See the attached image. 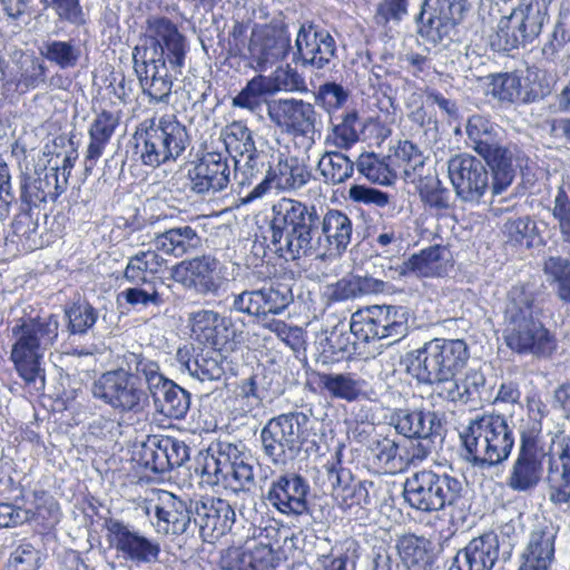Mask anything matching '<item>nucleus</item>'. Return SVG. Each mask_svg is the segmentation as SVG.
Masks as SVG:
<instances>
[{
	"label": "nucleus",
	"mask_w": 570,
	"mask_h": 570,
	"mask_svg": "<svg viewBox=\"0 0 570 570\" xmlns=\"http://www.w3.org/2000/svg\"><path fill=\"white\" fill-rule=\"evenodd\" d=\"M271 242L286 261L347 249L353 235L352 219L342 210L323 216L314 205L283 198L272 207Z\"/></svg>",
	"instance_id": "1"
},
{
	"label": "nucleus",
	"mask_w": 570,
	"mask_h": 570,
	"mask_svg": "<svg viewBox=\"0 0 570 570\" xmlns=\"http://www.w3.org/2000/svg\"><path fill=\"white\" fill-rule=\"evenodd\" d=\"M188 51L187 38L166 17H149L140 42L132 49L134 69L144 94L150 101L167 102L173 88V76L181 73Z\"/></svg>",
	"instance_id": "2"
},
{
	"label": "nucleus",
	"mask_w": 570,
	"mask_h": 570,
	"mask_svg": "<svg viewBox=\"0 0 570 570\" xmlns=\"http://www.w3.org/2000/svg\"><path fill=\"white\" fill-rule=\"evenodd\" d=\"M59 320L56 315L22 316L11 328L14 343L10 360L19 376L36 391L45 389V370L41 361L45 352L58 338Z\"/></svg>",
	"instance_id": "3"
},
{
	"label": "nucleus",
	"mask_w": 570,
	"mask_h": 570,
	"mask_svg": "<svg viewBox=\"0 0 570 570\" xmlns=\"http://www.w3.org/2000/svg\"><path fill=\"white\" fill-rule=\"evenodd\" d=\"M460 438L462 459L481 472L505 462L515 441L511 422L501 414H483L470 420Z\"/></svg>",
	"instance_id": "4"
},
{
	"label": "nucleus",
	"mask_w": 570,
	"mask_h": 570,
	"mask_svg": "<svg viewBox=\"0 0 570 570\" xmlns=\"http://www.w3.org/2000/svg\"><path fill=\"white\" fill-rule=\"evenodd\" d=\"M317 422L304 412H288L272 417L261 430L259 439L264 454L276 465H285L304 451L307 454L320 450L322 434Z\"/></svg>",
	"instance_id": "5"
},
{
	"label": "nucleus",
	"mask_w": 570,
	"mask_h": 570,
	"mask_svg": "<svg viewBox=\"0 0 570 570\" xmlns=\"http://www.w3.org/2000/svg\"><path fill=\"white\" fill-rule=\"evenodd\" d=\"M504 322L503 338L513 352L546 357L554 351L553 337L534 316L533 296L530 292L518 287L511 289L504 309Z\"/></svg>",
	"instance_id": "6"
},
{
	"label": "nucleus",
	"mask_w": 570,
	"mask_h": 570,
	"mask_svg": "<svg viewBox=\"0 0 570 570\" xmlns=\"http://www.w3.org/2000/svg\"><path fill=\"white\" fill-rule=\"evenodd\" d=\"M468 360L463 340L433 338L406 355V371L420 383L433 384L455 377Z\"/></svg>",
	"instance_id": "7"
},
{
	"label": "nucleus",
	"mask_w": 570,
	"mask_h": 570,
	"mask_svg": "<svg viewBox=\"0 0 570 570\" xmlns=\"http://www.w3.org/2000/svg\"><path fill=\"white\" fill-rule=\"evenodd\" d=\"M465 492L462 479L426 469L413 473L403 484L404 501L412 509L428 513L458 505Z\"/></svg>",
	"instance_id": "8"
},
{
	"label": "nucleus",
	"mask_w": 570,
	"mask_h": 570,
	"mask_svg": "<svg viewBox=\"0 0 570 570\" xmlns=\"http://www.w3.org/2000/svg\"><path fill=\"white\" fill-rule=\"evenodd\" d=\"M137 132V149L141 163L156 168L176 160L190 142L185 125L174 115L145 120Z\"/></svg>",
	"instance_id": "9"
},
{
	"label": "nucleus",
	"mask_w": 570,
	"mask_h": 570,
	"mask_svg": "<svg viewBox=\"0 0 570 570\" xmlns=\"http://www.w3.org/2000/svg\"><path fill=\"white\" fill-rule=\"evenodd\" d=\"M202 474L208 484L222 483L234 491L249 489L255 483L253 459L243 443H213L205 458Z\"/></svg>",
	"instance_id": "10"
},
{
	"label": "nucleus",
	"mask_w": 570,
	"mask_h": 570,
	"mask_svg": "<svg viewBox=\"0 0 570 570\" xmlns=\"http://www.w3.org/2000/svg\"><path fill=\"white\" fill-rule=\"evenodd\" d=\"M469 146L484 158L492 169V194L504 191L514 178L512 153L500 144L499 128L487 118L474 115L468 119Z\"/></svg>",
	"instance_id": "11"
},
{
	"label": "nucleus",
	"mask_w": 570,
	"mask_h": 570,
	"mask_svg": "<svg viewBox=\"0 0 570 570\" xmlns=\"http://www.w3.org/2000/svg\"><path fill=\"white\" fill-rule=\"evenodd\" d=\"M468 11V0H422L413 21L417 36L426 43L448 47Z\"/></svg>",
	"instance_id": "12"
},
{
	"label": "nucleus",
	"mask_w": 570,
	"mask_h": 570,
	"mask_svg": "<svg viewBox=\"0 0 570 570\" xmlns=\"http://www.w3.org/2000/svg\"><path fill=\"white\" fill-rule=\"evenodd\" d=\"M94 399L119 414H138L148 403V394L137 377L120 363L117 368L101 373L90 386Z\"/></svg>",
	"instance_id": "13"
},
{
	"label": "nucleus",
	"mask_w": 570,
	"mask_h": 570,
	"mask_svg": "<svg viewBox=\"0 0 570 570\" xmlns=\"http://www.w3.org/2000/svg\"><path fill=\"white\" fill-rule=\"evenodd\" d=\"M409 308L401 305H372L352 314L350 327L364 342L392 338L399 342L409 333Z\"/></svg>",
	"instance_id": "14"
},
{
	"label": "nucleus",
	"mask_w": 570,
	"mask_h": 570,
	"mask_svg": "<svg viewBox=\"0 0 570 570\" xmlns=\"http://www.w3.org/2000/svg\"><path fill=\"white\" fill-rule=\"evenodd\" d=\"M106 540L118 559L135 567L158 562L161 552L157 540L145 535L135 525L117 518L104 522Z\"/></svg>",
	"instance_id": "15"
},
{
	"label": "nucleus",
	"mask_w": 570,
	"mask_h": 570,
	"mask_svg": "<svg viewBox=\"0 0 570 570\" xmlns=\"http://www.w3.org/2000/svg\"><path fill=\"white\" fill-rule=\"evenodd\" d=\"M267 116L282 132L294 137H304L309 145L320 135L317 125L320 115L315 106L298 98H278L267 102Z\"/></svg>",
	"instance_id": "16"
},
{
	"label": "nucleus",
	"mask_w": 570,
	"mask_h": 570,
	"mask_svg": "<svg viewBox=\"0 0 570 570\" xmlns=\"http://www.w3.org/2000/svg\"><path fill=\"white\" fill-rule=\"evenodd\" d=\"M548 452L539 445L530 432H522L518 454L513 460L507 478V487L519 493L532 492L541 482Z\"/></svg>",
	"instance_id": "17"
},
{
	"label": "nucleus",
	"mask_w": 570,
	"mask_h": 570,
	"mask_svg": "<svg viewBox=\"0 0 570 570\" xmlns=\"http://www.w3.org/2000/svg\"><path fill=\"white\" fill-rule=\"evenodd\" d=\"M294 302L287 283L273 279L262 287L234 295L232 311L267 321L268 315L282 314Z\"/></svg>",
	"instance_id": "18"
},
{
	"label": "nucleus",
	"mask_w": 570,
	"mask_h": 570,
	"mask_svg": "<svg viewBox=\"0 0 570 570\" xmlns=\"http://www.w3.org/2000/svg\"><path fill=\"white\" fill-rule=\"evenodd\" d=\"M448 173L456 196L463 202H479L491 188L490 174L482 160L469 154L451 157Z\"/></svg>",
	"instance_id": "19"
},
{
	"label": "nucleus",
	"mask_w": 570,
	"mask_h": 570,
	"mask_svg": "<svg viewBox=\"0 0 570 570\" xmlns=\"http://www.w3.org/2000/svg\"><path fill=\"white\" fill-rule=\"evenodd\" d=\"M312 178L308 166L295 156H281L275 167L268 166L267 174L243 198L247 204L262 198L274 186L281 190H297L305 186Z\"/></svg>",
	"instance_id": "20"
},
{
	"label": "nucleus",
	"mask_w": 570,
	"mask_h": 570,
	"mask_svg": "<svg viewBox=\"0 0 570 570\" xmlns=\"http://www.w3.org/2000/svg\"><path fill=\"white\" fill-rule=\"evenodd\" d=\"M294 61L321 70L336 59V41L325 29L302 24L295 39Z\"/></svg>",
	"instance_id": "21"
},
{
	"label": "nucleus",
	"mask_w": 570,
	"mask_h": 570,
	"mask_svg": "<svg viewBox=\"0 0 570 570\" xmlns=\"http://www.w3.org/2000/svg\"><path fill=\"white\" fill-rule=\"evenodd\" d=\"M190 449L178 439L168 435H150L138 452L139 463L154 473H165L181 466L188 459Z\"/></svg>",
	"instance_id": "22"
},
{
	"label": "nucleus",
	"mask_w": 570,
	"mask_h": 570,
	"mask_svg": "<svg viewBox=\"0 0 570 570\" xmlns=\"http://www.w3.org/2000/svg\"><path fill=\"white\" fill-rule=\"evenodd\" d=\"M309 484L295 472H286L272 480L266 492L267 502L286 515H303L308 512Z\"/></svg>",
	"instance_id": "23"
},
{
	"label": "nucleus",
	"mask_w": 570,
	"mask_h": 570,
	"mask_svg": "<svg viewBox=\"0 0 570 570\" xmlns=\"http://www.w3.org/2000/svg\"><path fill=\"white\" fill-rule=\"evenodd\" d=\"M228 158L216 151L206 153L189 170V189L196 195L213 196L230 183Z\"/></svg>",
	"instance_id": "24"
},
{
	"label": "nucleus",
	"mask_w": 570,
	"mask_h": 570,
	"mask_svg": "<svg viewBox=\"0 0 570 570\" xmlns=\"http://www.w3.org/2000/svg\"><path fill=\"white\" fill-rule=\"evenodd\" d=\"M558 527L543 520L533 525L520 556L518 570H551L556 561Z\"/></svg>",
	"instance_id": "25"
},
{
	"label": "nucleus",
	"mask_w": 570,
	"mask_h": 570,
	"mask_svg": "<svg viewBox=\"0 0 570 570\" xmlns=\"http://www.w3.org/2000/svg\"><path fill=\"white\" fill-rule=\"evenodd\" d=\"M218 264V259L212 255L185 259L173 267L171 277L197 294H216L220 287L219 277L216 274Z\"/></svg>",
	"instance_id": "26"
},
{
	"label": "nucleus",
	"mask_w": 570,
	"mask_h": 570,
	"mask_svg": "<svg viewBox=\"0 0 570 570\" xmlns=\"http://www.w3.org/2000/svg\"><path fill=\"white\" fill-rule=\"evenodd\" d=\"M195 523L206 541L220 538L232 530L236 513L230 503L222 498L205 497L194 502Z\"/></svg>",
	"instance_id": "27"
},
{
	"label": "nucleus",
	"mask_w": 570,
	"mask_h": 570,
	"mask_svg": "<svg viewBox=\"0 0 570 570\" xmlns=\"http://www.w3.org/2000/svg\"><path fill=\"white\" fill-rule=\"evenodd\" d=\"M449 267H451L450 250L446 247L435 245L412 255L407 261L395 266L390 262L384 275L392 279L409 275L442 277L448 273Z\"/></svg>",
	"instance_id": "28"
},
{
	"label": "nucleus",
	"mask_w": 570,
	"mask_h": 570,
	"mask_svg": "<svg viewBox=\"0 0 570 570\" xmlns=\"http://www.w3.org/2000/svg\"><path fill=\"white\" fill-rule=\"evenodd\" d=\"M289 49L291 38L284 29L255 30L248 43L250 62L262 71L284 59Z\"/></svg>",
	"instance_id": "29"
},
{
	"label": "nucleus",
	"mask_w": 570,
	"mask_h": 570,
	"mask_svg": "<svg viewBox=\"0 0 570 570\" xmlns=\"http://www.w3.org/2000/svg\"><path fill=\"white\" fill-rule=\"evenodd\" d=\"M390 424L407 439H441L443 434L442 419L434 411L395 409L391 413Z\"/></svg>",
	"instance_id": "30"
},
{
	"label": "nucleus",
	"mask_w": 570,
	"mask_h": 570,
	"mask_svg": "<svg viewBox=\"0 0 570 570\" xmlns=\"http://www.w3.org/2000/svg\"><path fill=\"white\" fill-rule=\"evenodd\" d=\"M499 559V539L493 532L473 538L453 559L449 570H492Z\"/></svg>",
	"instance_id": "31"
},
{
	"label": "nucleus",
	"mask_w": 570,
	"mask_h": 570,
	"mask_svg": "<svg viewBox=\"0 0 570 570\" xmlns=\"http://www.w3.org/2000/svg\"><path fill=\"white\" fill-rule=\"evenodd\" d=\"M193 513V501H185L171 492H163L155 505L157 531L165 534H183L190 525Z\"/></svg>",
	"instance_id": "32"
},
{
	"label": "nucleus",
	"mask_w": 570,
	"mask_h": 570,
	"mask_svg": "<svg viewBox=\"0 0 570 570\" xmlns=\"http://www.w3.org/2000/svg\"><path fill=\"white\" fill-rule=\"evenodd\" d=\"M556 454L548 453L546 483L549 501L556 505L570 503V441H562Z\"/></svg>",
	"instance_id": "33"
},
{
	"label": "nucleus",
	"mask_w": 570,
	"mask_h": 570,
	"mask_svg": "<svg viewBox=\"0 0 570 570\" xmlns=\"http://www.w3.org/2000/svg\"><path fill=\"white\" fill-rule=\"evenodd\" d=\"M193 335L214 350L222 348L228 341L230 321L210 309H199L189 315Z\"/></svg>",
	"instance_id": "34"
},
{
	"label": "nucleus",
	"mask_w": 570,
	"mask_h": 570,
	"mask_svg": "<svg viewBox=\"0 0 570 570\" xmlns=\"http://www.w3.org/2000/svg\"><path fill=\"white\" fill-rule=\"evenodd\" d=\"M36 174V178L21 186V199L30 207L48 199L55 202L67 187V178L59 177V168H45Z\"/></svg>",
	"instance_id": "35"
},
{
	"label": "nucleus",
	"mask_w": 570,
	"mask_h": 570,
	"mask_svg": "<svg viewBox=\"0 0 570 570\" xmlns=\"http://www.w3.org/2000/svg\"><path fill=\"white\" fill-rule=\"evenodd\" d=\"M158 252L156 248L146 249L130 256L124 271V278L132 285H154L153 279L167 264Z\"/></svg>",
	"instance_id": "36"
},
{
	"label": "nucleus",
	"mask_w": 570,
	"mask_h": 570,
	"mask_svg": "<svg viewBox=\"0 0 570 570\" xmlns=\"http://www.w3.org/2000/svg\"><path fill=\"white\" fill-rule=\"evenodd\" d=\"M202 243L200 236L196 229L188 225H181L169 228L163 233H157L153 239L154 247L165 254L175 257L195 252Z\"/></svg>",
	"instance_id": "37"
},
{
	"label": "nucleus",
	"mask_w": 570,
	"mask_h": 570,
	"mask_svg": "<svg viewBox=\"0 0 570 570\" xmlns=\"http://www.w3.org/2000/svg\"><path fill=\"white\" fill-rule=\"evenodd\" d=\"M120 360L121 364L134 373L139 383L140 380H144L148 397L158 394V391L170 380L161 373L160 366L156 361L142 354L126 352L120 356Z\"/></svg>",
	"instance_id": "38"
},
{
	"label": "nucleus",
	"mask_w": 570,
	"mask_h": 570,
	"mask_svg": "<svg viewBox=\"0 0 570 570\" xmlns=\"http://www.w3.org/2000/svg\"><path fill=\"white\" fill-rule=\"evenodd\" d=\"M517 104H531L548 96L556 79L547 71L532 67L527 68L524 72H517Z\"/></svg>",
	"instance_id": "39"
},
{
	"label": "nucleus",
	"mask_w": 570,
	"mask_h": 570,
	"mask_svg": "<svg viewBox=\"0 0 570 570\" xmlns=\"http://www.w3.org/2000/svg\"><path fill=\"white\" fill-rule=\"evenodd\" d=\"M546 18L547 13L540 0H523L509 16L527 45L541 33Z\"/></svg>",
	"instance_id": "40"
},
{
	"label": "nucleus",
	"mask_w": 570,
	"mask_h": 570,
	"mask_svg": "<svg viewBox=\"0 0 570 570\" xmlns=\"http://www.w3.org/2000/svg\"><path fill=\"white\" fill-rule=\"evenodd\" d=\"M385 289V282L372 276L351 275L337 281L327 287L331 301L342 302L356 297L382 293Z\"/></svg>",
	"instance_id": "41"
},
{
	"label": "nucleus",
	"mask_w": 570,
	"mask_h": 570,
	"mask_svg": "<svg viewBox=\"0 0 570 570\" xmlns=\"http://www.w3.org/2000/svg\"><path fill=\"white\" fill-rule=\"evenodd\" d=\"M400 557L409 570H432L434 554L432 542L415 534L403 535L397 543Z\"/></svg>",
	"instance_id": "42"
},
{
	"label": "nucleus",
	"mask_w": 570,
	"mask_h": 570,
	"mask_svg": "<svg viewBox=\"0 0 570 570\" xmlns=\"http://www.w3.org/2000/svg\"><path fill=\"white\" fill-rule=\"evenodd\" d=\"M151 399L155 409L169 419H184L190 407L189 392L173 380H169Z\"/></svg>",
	"instance_id": "43"
},
{
	"label": "nucleus",
	"mask_w": 570,
	"mask_h": 570,
	"mask_svg": "<svg viewBox=\"0 0 570 570\" xmlns=\"http://www.w3.org/2000/svg\"><path fill=\"white\" fill-rule=\"evenodd\" d=\"M39 55L57 66L66 70L75 68L81 57V49L75 39L58 40L47 37L38 47Z\"/></svg>",
	"instance_id": "44"
},
{
	"label": "nucleus",
	"mask_w": 570,
	"mask_h": 570,
	"mask_svg": "<svg viewBox=\"0 0 570 570\" xmlns=\"http://www.w3.org/2000/svg\"><path fill=\"white\" fill-rule=\"evenodd\" d=\"M119 124V116L104 110L97 115L89 128L90 142L87 148L86 160L95 163L101 155Z\"/></svg>",
	"instance_id": "45"
},
{
	"label": "nucleus",
	"mask_w": 570,
	"mask_h": 570,
	"mask_svg": "<svg viewBox=\"0 0 570 570\" xmlns=\"http://www.w3.org/2000/svg\"><path fill=\"white\" fill-rule=\"evenodd\" d=\"M227 153L234 161L257 151L253 131L240 121H233L222 131Z\"/></svg>",
	"instance_id": "46"
},
{
	"label": "nucleus",
	"mask_w": 570,
	"mask_h": 570,
	"mask_svg": "<svg viewBox=\"0 0 570 570\" xmlns=\"http://www.w3.org/2000/svg\"><path fill=\"white\" fill-rule=\"evenodd\" d=\"M317 170L326 184L338 185L352 177L354 164L341 151H326L317 163Z\"/></svg>",
	"instance_id": "47"
},
{
	"label": "nucleus",
	"mask_w": 570,
	"mask_h": 570,
	"mask_svg": "<svg viewBox=\"0 0 570 570\" xmlns=\"http://www.w3.org/2000/svg\"><path fill=\"white\" fill-rule=\"evenodd\" d=\"M318 384L333 397L345 401L356 400L362 391V383L351 373H317Z\"/></svg>",
	"instance_id": "48"
},
{
	"label": "nucleus",
	"mask_w": 570,
	"mask_h": 570,
	"mask_svg": "<svg viewBox=\"0 0 570 570\" xmlns=\"http://www.w3.org/2000/svg\"><path fill=\"white\" fill-rule=\"evenodd\" d=\"M360 117L355 109L345 111L337 124H333L327 140L340 149H348L360 139Z\"/></svg>",
	"instance_id": "49"
},
{
	"label": "nucleus",
	"mask_w": 570,
	"mask_h": 570,
	"mask_svg": "<svg viewBox=\"0 0 570 570\" xmlns=\"http://www.w3.org/2000/svg\"><path fill=\"white\" fill-rule=\"evenodd\" d=\"M543 273L550 284L557 285L558 297L570 303V259L549 256L543 262Z\"/></svg>",
	"instance_id": "50"
},
{
	"label": "nucleus",
	"mask_w": 570,
	"mask_h": 570,
	"mask_svg": "<svg viewBox=\"0 0 570 570\" xmlns=\"http://www.w3.org/2000/svg\"><path fill=\"white\" fill-rule=\"evenodd\" d=\"M216 350L198 354L194 360H188L185 367L188 373L199 382L219 381L224 376V367L217 358Z\"/></svg>",
	"instance_id": "51"
},
{
	"label": "nucleus",
	"mask_w": 570,
	"mask_h": 570,
	"mask_svg": "<svg viewBox=\"0 0 570 570\" xmlns=\"http://www.w3.org/2000/svg\"><path fill=\"white\" fill-rule=\"evenodd\" d=\"M350 90L335 81H326L313 91L315 105L323 109L328 116H332L343 108L350 99Z\"/></svg>",
	"instance_id": "52"
},
{
	"label": "nucleus",
	"mask_w": 570,
	"mask_h": 570,
	"mask_svg": "<svg viewBox=\"0 0 570 570\" xmlns=\"http://www.w3.org/2000/svg\"><path fill=\"white\" fill-rule=\"evenodd\" d=\"M267 154L263 150L248 154L237 159L235 163V178L242 186L250 185L264 174H267L268 166Z\"/></svg>",
	"instance_id": "53"
},
{
	"label": "nucleus",
	"mask_w": 570,
	"mask_h": 570,
	"mask_svg": "<svg viewBox=\"0 0 570 570\" xmlns=\"http://www.w3.org/2000/svg\"><path fill=\"white\" fill-rule=\"evenodd\" d=\"M410 0H380L375 4L373 21L382 28L399 26L409 14Z\"/></svg>",
	"instance_id": "54"
},
{
	"label": "nucleus",
	"mask_w": 570,
	"mask_h": 570,
	"mask_svg": "<svg viewBox=\"0 0 570 570\" xmlns=\"http://www.w3.org/2000/svg\"><path fill=\"white\" fill-rule=\"evenodd\" d=\"M505 242L530 247L537 236V224L529 216L509 218L502 228Z\"/></svg>",
	"instance_id": "55"
},
{
	"label": "nucleus",
	"mask_w": 570,
	"mask_h": 570,
	"mask_svg": "<svg viewBox=\"0 0 570 570\" xmlns=\"http://www.w3.org/2000/svg\"><path fill=\"white\" fill-rule=\"evenodd\" d=\"M47 70L45 62L39 58H27L21 61L17 78V90L27 92L46 83Z\"/></svg>",
	"instance_id": "56"
},
{
	"label": "nucleus",
	"mask_w": 570,
	"mask_h": 570,
	"mask_svg": "<svg viewBox=\"0 0 570 570\" xmlns=\"http://www.w3.org/2000/svg\"><path fill=\"white\" fill-rule=\"evenodd\" d=\"M33 509H26L31 513L30 520H37L45 527H52L59 521L60 509L58 502L47 491H33Z\"/></svg>",
	"instance_id": "57"
},
{
	"label": "nucleus",
	"mask_w": 570,
	"mask_h": 570,
	"mask_svg": "<svg viewBox=\"0 0 570 570\" xmlns=\"http://www.w3.org/2000/svg\"><path fill=\"white\" fill-rule=\"evenodd\" d=\"M372 453L385 472L395 473L404 470L400 445L389 438L377 440L372 446Z\"/></svg>",
	"instance_id": "58"
},
{
	"label": "nucleus",
	"mask_w": 570,
	"mask_h": 570,
	"mask_svg": "<svg viewBox=\"0 0 570 570\" xmlns=\"http://www.w3.org/2000/svg\"><path fill=\"white\" fill-rule=\"evenodd\" d=\"M68 328L71 334H85L97 322V311L87 302L73 303L66 309Z\"/></svg>",
	"instance_id": "59"
},
{
	"label": "nucleus",
	"mask_w": 570,
	"mask_h": 570,
	"mask_svg": "<svg viewBox=\"0 0 570 570\" xmlns=\"http://www.w3.org/2000/svg\"><path fill=\"white\" fill-rule=\"evenodd\" d=\"M524 46H527V42L520 36L509 17L501 18L498 24V30L491 38V47L493 50L499 52H510L513 49Z\"/></svg>",
	"instance_id": "60"
},
{
	"label": "nucleus",
	"mask_w": 570,
	"mask_h": 570,
	"mask_svg": "<svg viewBox=\"0 0 570 570\" xmlns=\"http://www.w3.org/2000/svg\"><path fill=\"white\" fill-rule=\"evenodd\" d=\"M393 156L397 165L403 168L406 178H411L423 168L425 158L420 148L410 140L400 141Z\"/></svg>",
	"instance_id": "61"
},
{
	"label": "nucleus",
	"mask_w": 570,
	"mask_h": 570,
	"mask_svg": "<svg viewBox=\"0 0 570 570\" xmlns=\"http://www.w3.org/2000/svg\"><path fill=\"white\" fill-rule=\"evenodd\" d=\"M358 171L368 180L381 185H389L394 177L389 165L374 154L361 155L357 161Z\"/></svg>",
	"instance_id": "62"
},
{
	"label": "nucleus",
	"mask_w": 570,
	"mask_h": 570,
	"mask_svg": "<svg viewBox=\"0 0 570 570\" xmlns=\"http://www.w3.org/2000/svg\"><path fill=\"white\" fill-rule=\"evenodd\" d=\"M144 285H134L122 291L118 298H122L127 304L137 307L154 306L159 308L165 299L163 295L156 289L155 285L148 286L150 289L144 288Z\"/></svg>",
	"instance_id": "63"
},
{
	"label": "nucleus",
	"mask_w": 570,
	"mask_h": 570,
	"mask_svg": "<svg viewBox=\"0 0 570 570\" xmlns=\"http://www.w3.org/2000/svg\"><path fill=\"white\" fill-rule=\"evenodd\" d=\"M39 561V551L31 543L23 542L11 552L7 570H37Z\"/></svg>",
	"instance_id": "64"
}]
</instances>
